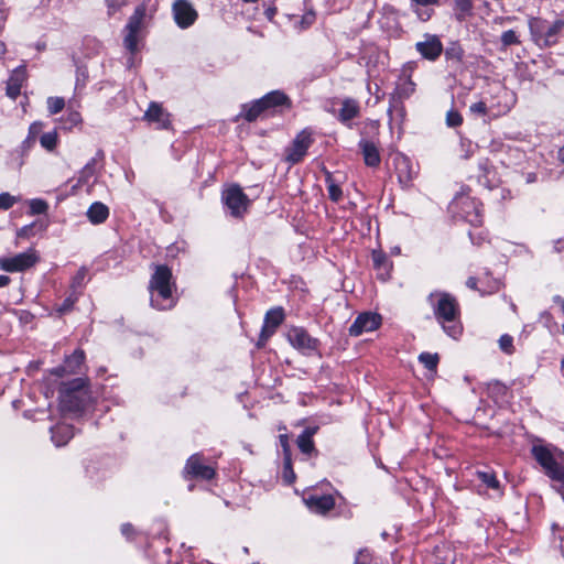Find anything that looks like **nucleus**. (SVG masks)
Masks as SVG:
<instances>
[{
	"instance_id": "obj_1",
	"label": "nucleus",
	"mask_w": 564,
	"mask_h": 564,
	"mask_svg": "<svg viewBox=\"0 0 564 564\" xmlns=\"http://www.w3.org/2000/svg\"><path fill=\"white\" fill-rule=\"evenodd\" d=\"M172 272L166 265H158L150 280L149 289L151 293L158 294V297L152 295L151 304L158 310H167L174 306L172 300L171 288Z\"/></svg>"
},
{
	"instance_id": "obj_2",
	"label": "nucleus",
	"mask_w": 564,
	"mask_h": 564,
	"mask_svg": "<svg viewBox=\"0 0 564 564\" xmlns=\"http://www.w3.org/2000/svg\"><path fill=\"white\" fill-rule=\"evenodd\" d=\"M87 383L85 378H76L63 383L59 390V402L63 410L77 412L84 409L89 397Z\"/></svg>"
},
{
	"instance_id": "obj_3",
	"label": "nucleus",
	"mask_w": 564,
	"mask_h": 564,
	"mask_svg": "<svg viewBox=\"0 0 564 564\" xmlns=\"http://www.w3.org/2000/svg\"><path fill=\"white\" fill-rule=\"evenodd\" d=\"M533 458L544 470V474L552 480L564 482V466L557 462L564 453L556 447L534 444L531 448Z\"/></svg>"
},
{
	"instance_id": "obj_4",
	"label": "nucleus",
	"mask_w": 564,
	"mask_h": 564,
	"mask_svg": "<svg viewBox=\"0 0 564 564\" xmlns=\"http://www.w3.org/2000/svg\"><path fill=\"white\" fill-rule=\"evenodd\" d=\"M433 312L442 325L456 321L459 316V304L455 296L446 292H433L429 295Z\"/></svg>"
},
{
	"instance_id": "obj_5",
	"label": "nucleus",
	"mask_w": 564,
	"mask_h": 564,
	"mask_svg": "<svg viewBox=\"0 0 564 564\" xmlns=\"http://www.w3.org/2000/svg\"><path fill=\"white\" fill-rule=\"evenodd\" d=\"M145 12L147 6L144 3L138 6L126 25L127 34L123 43L127 50L132 54L138 50V34L142 29Z\"/></svg>"
},
{
	"instance_id": "obj_6",
	"label": "nucleus",
	"mask_w": 564,
	"mask_h": 564,
	"mask_svg": "<svg viewBox=\"0 0 564 564\" xmlns=\"http://www.w3.org/2000/svg\"><path fill=\"white\" fill-rule=\"evenodd\" d=\"M39 261L34 250L0 259V268L7 272H20L33 267Z\"/></svg>"
},
{
	"instance_id": "obj_7",
	"label": "nucleus",
	"mask_w": 564,
	"mask_h": 564,
	"mask_svg": "<svg viewBox=\"0 0 564 564\" xmlns=\"http://www.w3.org/2000/svg\"><path fill=\"white\" fill-rule=\"evenodd\" d=\"M312 142L311 133L306 130L301 131L292 144L285 149V161L290 164L299 163L305 156Z\"/></svg>"
},
{
	"instance_id": "obj_8",
	"label": "nucleus",
	"mask_w": 564,
	"mask_h": 564,
	"mask_svg": "<svg viewBox=\"0 0 564 564\" xmlns=\"http://www.w3.org/2000/svg\"><path fill=\"white\" fill-rule=\"evenodd\" d=\"M284 321V311L282 307H274L267 312L263 326L257 343L258 347H263L268 339L275 333L276 328Z\"/></svg>"
},
{
	"instance_id": "obj_9",
	"label": "nucleus",
	"mask_w": 564,
	"mask_h": 564,
	"mask_svg": "<svg viewBox=\"0 0 564 564\" xmlns=\"http://www.w3.org/2000/svg\"><path fill=\"white\" fill-rule=\"evenodd\" d=\"M289 343L303 354H311L317 348V339L312 338L302 327H292L288 332Z\"/></svg>"
},
{
	"instance_id": "obj_10",
	"label": "nucleus",
	"mask_w": 564,
	"mask_h": 564,
	"mask_svg": "<svg viewBox=\"0 0 564 564\" xmlns=\"http://www.w3.org/2000/svg\"><path fill=\"white\" fill-rule=\"evenodd\" d=\"M542 20L539 18H532L529 22V26L531 30L532 35L535 37L536 41L542 40L543 46L549 47L555 44L556 40L555 36L563 30L564 28V21L563 20H556L545 32L543 36L540 34Z\"/></svg>"
},
{
	"instance_id": "obj_11",
	"label": "nucleus",
	"mask_w": 564,
	"mask_h": 564,
	"mask_svg": "<svg viewBox=\"0 0 564 564\" xmlns=\"http://www.w3.org/2000/svg\"><path fill=\"white\" fill-rule=\"evenodd\" d=\"M172 9L174 20L182 29L193 25L197 20L198 13L187 0H175Z\"/></svg>"
},
{
	"instance_id": "obj_12",
	"label": "nucleus",
	"mask_w": 564,
	"mask_h": 564,
	"mask_svg": "<svg viewBox=\"0 0 564 564\" xmlns=\"http://www.w3.org/2000/svg\"><path fill=\"white\" fill-rule=\"evenodd\" d=\"M381 324V316L377 313L366 312L358 315L349 327L351 336H359L366 332L377 329Z\"/></svg>"
},
{
	"instance_id": "obj_13",
	"label": "nucleus",
	"mask_w": 564,
	"mask_h": 564,
	"mask_svg": "<svg viewBox=\"0 0 564 564\" xmlns=\"http://www.w3.org/2000/svg\"><path fill=\"white\" fill-rule=\"evenodd\" d=\"M223 200L225 205L232 212L247 209L249 198L238 185H231L223 192Z\"/></svg>"
},
{
	"instance_id": "obj_14",
	"label": "nucleus",
	"mask_w": 564,
	"mask_h": 564,
	"mask_svg": "<svg viewBox=\"0 0 564 564\" xmlns=\"http://www.w3.org/2000/svg\"><path fill=\"white\" fill-rule=\"evenodd\" d=\"M185 473L192 477L209 480L215 476V469L205 465L198 454L192 455L185 465Z\"/></svg>"
},
{
	"instance_id": "obj_15",
	"label": "nucleus",
	"mask_w": 564,
	"mask_h": 564,
	"mask_svg": "<svg viewBox=\"0 0 564 564\" xmlns=\"http://www.w3.org/2000/svg\"><path fill=\"white\" fill-rule=\"evenodd\" d=\"M143 118L150 123H156L158 129H169L171 127L170 113L165 111L162 105L154 101L149 105Z\"/></svg>"
},
{
	"instance_id": "obj_16",
	"label": "nucleus",
	"mask_w": 564,
	"mask_h": 564,
	"mask_svg": "<svg viewBox=\"0 0 564 564\" xmlns=\"http://www.w3.org/2000/svg\"><path fill=\"white\" fill-rule=\"evenodd\" d=\"M416 50L423 57L434 61L442 54L443 45L437 36L430 35L425 41L416 43Z\"/></svg>"
},
{
	"instance_id": "obj_17",
	"label": "nucleus",
	"mask_w": 564,
	"mask_h": 564,
	"mask_svg": "<svg viewBox=\"0 0 564 564\" xmlns=\"http://www.w3.org/2000/svg\"><path fill=\"white\" fill-rule=\"evenodd\" d=\"M308 509L318 514H326L335 507V499L332 495L310 496L305 499Z\"/></svg>"
},
{
	"instance_id": "obj_18",
	"label": "nucleus",
	"mask_w": 564,
	"mask_h": 564,
	"mask_svg": "<svg viewBox=\"0 0 564 564\" xmlns=\"http://www.w3.org/2000/svg\"><path fill=\"white\" fill-rule=\"evenodd\" d=\"M26 80V69L24 66L17 67L7 83V95L15 99L20 93L23 83Z\"/></svg>"
},
{
	"instance_id": "obj_19",
	"label": "nucleus",
	"mask_w": 564,
	"mask_h": 564,
	"mask_svg": "<svg viewBox=\"0 0 564 564\" xmlns=\"http://www.w3.org/2000/svg\"><path fill=\"white\" fill-rule=\"evenodd\" d=\"M360 149L367 166L377 167L380 164V152L373 142L364 140L360 142Z\"/></svg>"
},
{
	"instance_id": "obj_20",
	"label": "nucleus",
	"mask_w": 564,
	"mask_h": 564,
	"mask_svg": "<svg viewBox=\"0 0 564 564\" xmlns=\"http://www.w3.org/2000/svg\"><path fill=\"white\" fill-rule=\"evenodd\" d=\"M261 100L265 109L285 104L290 105V99L288 98V96L278 90L267 94L264 97L261 98Z\"/></svg>"
},
{
	"instance_id": "obj_21",
	"label": "nucleus",
	"mask_w": 564,
	"mask_h": 564,
	"mask_svg": "<svg viewBox=\"0 0 564 564\" xmlns=\"http://www.w3.org/2000/svg\"><path fill=\"white\" fill-rule=\"evenodd\" d=\"M359 113V107L358 104L352 99H345L343 101L340 111H339V119L344 122L354 119Z\"/></svg>"
},
{
	"instance_id": "obj_22",
	"label": "nucleus",
	"mask_w": 564,
	"mask_h": 564,
	"mask_svg": "<svg viewBox=\"0 0 564 564\" xmlns=\"http://www.w3.org/2000/svg\"><path fill=\"white\" fill-rule=\"evenodd\" d=\"M397 170L400 183L408 186L413 180V172L410 162L405 158H401L398 162Z\"/></svg>"
},
{
	"instance_id": "obj_23",
	"label": "nucleus",
	"mask_w": 564,
	"mask_h": 564,
	"mask_svg": "<svg viewBox=\"0 0 564 564\" xmlns=\"http://www.w3.org/2000/svg\"><path fill=\"white\" fill-rule=\"evenodd\" d=\"M84 360L85 352L82 349H76L70 356L66 357L65 365L68 373H76L84 364Z\"/></svg>"
},
{
	"instance_id": "obj_24",
	"label": "nucleus",
	"mask_w": 564,
	"mask_h": 564,
	"mask_svg": "<svg viewBox=\"0 0 564 564\" xmlns=\"http://www.w3.org/2000/svg\"><path fill=\"white\" fill-rule=\"evenodd\" d=\"M313 434L314 431L307 429L297 437V446L304 454H311L315 451Z\"/></svg>"
},
{
	"instance_id": "obj_25",
	"label": "nucleus",
	"mask_w": 564,
	"mask_h": 564,
	"mask_svg": "<svg viewBox=\"0 0 564 564\" xmlns=\"http://www.w3.org/2000/svg\"><path fill=\"white\" fill-rule=\"evenodd\" d=\"M73 437L72 429L67 425H58L52 430V440L57 446L64 445Z\"/></svg>"
},
{
	"instance_id": "obj_26",
	"label": "nucleus",
	"mask_w": 564,
	"mask_h": 564,
	"mask_svg": "<svg viewBox=\"0 0 564 564\" xmlns=\"http://www.w3.org/2000/svg\"><path fill=\"white\" fill-rule=\"evenodd\" d=\"M487 392L489 397L499 401L506 398L508 388L502 382L495 380L487 383Z\"/></svg>"
},
{
	"instance_id": "obj_27",
	"label": "nucleus",
	"mask_w": 564,
	"mask_h": 564,
	"mask_svg": "<svg viewBox=\"0 0 564 564\" xmlns=\"http://www.w3.org/2000/svg\"><path fill=\"white\" fill-rule=\"evenodd\" d=\"M456 9V19L464 21L467 17L471 15L473 3L471 0H454Z\"/></svg>"
},
{
	"instance_id": "obj_28",
	"label": "nucleus",
	"mask_w": 564,
	"mask_h": 564,
	"mask_svg": "<svg viewBox=\"0 0 564 564\" xmlns=\"http://www.w3.org/2000/svg\"><path fill=\"white\" fill-rule=\"evenodd\" d=\"M264 110L265 107L262 104V100L259 99L254 101L252 105H250L248 108H246L245 119L249 122L254 121Z\"/></svg>"
},
{
	"instance_id": "obj_29",
	"label": "nucleus",
	"mask_w": 564,
	"mask_h": 564,
	"mask_svg": "<svg viewBox=\"0 0 564 564\" xmlns=\"http://www.w3.org/2000/svg\"><path fill=\"white\" fill-rule=\"evenodd\" d=\"M419 360L425 368L434 371L437 368L440 357L437 354L422 352L419 356Z\"/></svg>"
},
{
	"instance_id": "obj_30",
	"label": "nucleus",
	"mask_w": 564,
	"mask_h": 564,
	"mask_svg": "<svg viewBox=\"0 0 564 564\" xmlns=\"http://www.w3.org/2000/svg\"><path fill=\"white\" fill-rule=\"evenodd\" d=\"M498 344L500 350L505 354L512 355L514 352L513 338L510 335L505 334L500 336Z\"/></svg>"
},
{
	"instance_id": "obj_31",
	"label": "nucleus",
	"mask_w": 564,
	"mask_h": 564,
	"mask_svg": "<svg viewBox=\"0 0 564 564\" xmlns=\"http://www.w3.org/2000/svg\"><path fill=\"white\" fill-rule=\"evenodd\" d=\"M65 107V100L62 97H50L47 99V108L50 113L56 115L61 112Z\"/></svg>"
},
{
	"instance_id": "obj_32",
	"label": "nucleus",
	"mask_w": 564,
	"mask_h": 564,
	"mask_svg": "<svg viewBox=\"0 0 564 564\" xmlns=\"http://www.w3.org/2000/svg\"><path fill=\"white\" fill-rule=\"evenodd\" d=\"M41 145L45 148L48 151H52L55 149L57 143V134L56 132H47L44 133L40 139Z\"/></svg>"
},
{
	"instance_id": "obj_33",
	"label": "nucleus",
	"mask_w": 564,
	"mask_h": 564,
	"mask_svg": "<svg viewBox=\"0 0 564 564\" xmlns=\"http://www.w3.org/2000/svg\"><path fill=\"white\" fill-rule=\"evenodd\" d=\"M283 478L286 484H292L295 480V474L292 468L291 454L284 456V470Z\"/></svg>"
},
{
	"instance_id": "obj_34",
	"label": "nucleus",
	"mask_w": 564,
	"mask_h": 564,
	"mask_svg": "<svg viewBox=\"0 0 564 564\" xmlns=\"http://www.w3.org/2000/svg\"><path fill=\"white\" fill-rule=\"evenodd\" d=\"M479 479L486 484L488 487L492 488V489H497L499 487V481L497 479V477L495 476V474L492 473H487V471H478L477 473Z\"/></svg>"
},
{
	"instance_id": "obj_35",
	"label": "nucleus",
	"mask_w": 564,
	"mask_h": 564,
	"mask_svg": "<svg viewBox=\"0 0 564 564\" xmlns=\"http://www.w3.org/2000/svg\"><path fill=\"white\" fill-rule=\"evenodd\" d=\"M501 43L505 47L520 44V40L513 30H508L501 35Z\"/></svg>"
},
{
	"instance_id": "obj_36",
	"label": "nucleus",
	"mask_w": 564,
	"mask_h": 564,
	"mask_svg": "<svg viewBox=\"0 0 564 564\" xmlns=\"http://www.w3.org/2000/svg\"><path fill=\"white\" fill-rule=\"evenodd\" d=\"M23 208H29L30 212H46L48 209V205L45 200L35 198L28 202Z\"/></svg>"
},
{
	"instance_id": "obj_37",
	"label": "nucleus",
	"mask_w": 564,
	"mask_h": 564,
	"mask_svg": "<svg viewBox=\"0 0 564 564\" xmlns=\"http://www.w3.org/2000/svg\"><path fill=\"white\" fill-rule=\"evenodd\" d=\"M463 123L462 115L456 110H449L446 113V124L448 127L455 128L459 127Z\"/></svg>"
},
{
	"instance_id": "obj_38",
	"label": "nucleus",
	"mask_w": 564,
	"mask_h": 564,
	"mask_svg": "<svg viewBox=\"0 0 564 564\" xmlns=\"http://www.w3.org/2000/svg\"><path fill=\"white\" fill-rule=\"evenodd\" d=\"M19 200V197L9 193L0 194V209H9Z\"/></svg>"
},
{
	"instance_id": "obj_39",
	"label": "nucleus",
	"mask_w": 564,
	"mask_h": 564,
	"mask_svg": "<svg viewBox=\"0 0 564 564\" xmlns=\"http://www.w3.org/2000/svg\"><path fill=\"white\" fill-rule=\"evenodd\" d=\"M327 184H328V194H329V197L332 200H338L339 197L341 196V189L339 188L338 185H336L333 180L330 178V176L328 175L327 176Z\"/></svg>"
},
{
	"instance_id": "obj_40",
	"label": "nucleus",
	"mask_w": 564,
	"mask_h": 564,
	"mask_svg": "<svg viewBox=\"0 0 564 564\" xmlns=\"http://www.w3.org/2000/svg\"><path fill=\"white\" fill-rule=\"evenodd\" d=\"M355 562L356 564H370L371 554L368 550H361L358 552Z\"/></svg>"
},
{
	"instance_id": "obj_41",
	"label": "nucleus",
	"mask_w": 564,
	"mask_h": 564,
	"mask_svg": "<svg viewBox=\"0 0 564 564\" xmlns=\"http://www.w3.org/2000/svg\"><path fill=\"white\" fill-rule=\"evenodd\" d=\"M106 3L109 8V14H112L126 4V0H106Z\"/></svg>"
},
{
	"instance_id": "obj_42",
	"label": "nucleus",
	"mask_w": 564,
	"mask_h": 564,
	"mask_svg": "<svg viewBox=\"0 0 564 564\" xmlns=\"http://www.w3.org/2000/svg\"><path fill=\"white\" fill-rule=\"evenodd\" d=\"M108 214H87L89 221L93 225H99L106 221Z\"/></svg>"
},
{
	"instance_id": "obj_43",
	"label": "nucleus",
	"mask_w": 564,
	"mask_h": 564,
	"mask_svg": "<svg viewBox=\"0 0 564 564\" xmlns=\"http://www.w3.org/2000/svg\"><path fill=\"white\" fill-rule=\"evenodd\" d=\"M470 111L474 113L486 115L487 106L484 101H478L470 106Z\"/></svg>"
},
{
	"instance_id": "obj_44",
	"label": "nucleus",
	"mask_w": 564,
	"mask_h": 564,
	"mask_svg": "<svg viewBox=\"0 0 564 564\" xmlns=\"http://www.w3.org/2000/svg\"><path fill=\"white\" fill-rule=\"evenodd\" d=\"M41 129H42L41 122L32 123L29 129L30 138L34 139L36 137V134L41 131Z\"/></svg>"
},
{
	"instance_id": "obj_45",
	"label": "nucleus",
	"mask_w": 564,
	"mask_h": 564,
	"mask_svg": "<svg viewBox=\"0 0 564 564\" xmlns=\"http://www.w3.org/2000/svg\"><path fill=\"white\" fill-rule=\"evenodd\" d=\"M88 212H91V213H95V212H108V207L105 204H102V203L96 202V203L91 204V206L89 207Z\"/></svg>"
},
{
	"instance_id": "obj_46",
	"label": "nucleus",
	"mask_w": 564,
	"mask_h": 564,
	"mask_svg": "<svg viewBox=\"0 0 564 564\" xmlns=\"http://www.w3.org/2000/svg\"><path fill=\"white\" fill-rule=\"evenodd\" d=\"M280 443L281 446L283 447L285 456L290 454L289 440L286 435H280Z\"/></svg>"
},
{
	"instance_id": "obj_47",
	"label": "nucleus",
	"mask_w": 564,
	"mask_h": 564,
	"mask_svg": "<svg viewBox=\"0 0 564 564\" xmlns=\"http://www.w3.org/2000/svg\"><path fill=\"white\" fill-rule=\"evenodd\" d=\"M74 301L72 299H66L63 305L58 308L59 313H65L72 308Z\"/></svg>"
},
{
	"instance_id": "obj_48",
	"label": "nucleus",
	"mask_w": 564,
	"mask_h": 564,
	"mask_svg": "<svg viewBox=\"0 0 564 564\" xmlns=\"http://www.w3.org/2000/svg\"><path fill=\"white\" fill-rule=\"evenodd\" d=\"M419 6H433L438 2V0H412Z\"/></svg>"
},
{
	"instance_id": "obj_49",
	"label": "nucleus",
	"mask_w": 564,
	"mask_h": 564,
	"mask_svg": "<svg viewBox=\"0 0 564 564\" xmlns=\"http://www.w3.org/2000/svg\"><path fill=\"white\" fill-rule=\"evenodd\" d=\"M67 371V368L66 366L65 367H57L55 369L52 370V373H54L55 376L57 377H62L64 376Z\"/></svg>"
},
{
	"instance_id": "obj_50",
	"label": "nucleus",
	"mask_w": 564,
	"mask_h": 564,
	"mask_svg": "<svg viewBox=\"0 0 564 564\" xmlns=\"http://www.w3.org/2000/svg\"><path fill=\"white\" fill-rule=\"evenodd\" d=\"M69 120H70V122H72V123H74V124H76V123L80 122V120H82V119H80V115H79V112H76V111L70 112V113H69Z\"/></svg>"
},
{
	"instance_id": "obj_51",
	"label": "nucleus",
	"mask_w": 564,
	"mask_h": 564,
	"mask_svg": "<svg viewBox=\"0 0 564 564\" xmlns=\"http://www.w3.org/2000/svg\"><path fill=\"white\" fill-rule=\"evenodd\" d=\"M33 228H34V225H32V226H30V227H29V226H25V227H23V228H21V229H20V231L18 232V235H19L20 237H26V236H29V231H31Z\"/></svg>"
},
{
	"instance_id": "obj_52",
	"label": "nucleus",
	"mask_w": 564,
	"mask_h": 564,
	"mask_svg": "<svg viewBox=\"0 0 564 564\" xmlns=\"http://www.w3.org/2000/svg\"><path fill=\"white\" fill-rule=\"evenodd\" d=\"M386 260L384 256L382 254H373V262L377 267H380L381 263Z\"/></svg>"
},
{
	"instance_id": "obj_53",
	"label": "nucleus",
	"mask_w": 564,
	"mask_h": 564,
	"mask_svg": "<svg viewBox=\"0 0 564 564\" xmlns=\"http://www.w3.org/2000/svg\"><path fill=\"white\" fill-rule=\"evenodd\" d=\"M93 164H94V162H93V163H88V164L84 167V170H83V174H84V175H87V176L93 175V173H94Z\"/></svg>"
},
{
	"instance_id": "obj_54",
	"label": "nucleus",
	"mask_w": 564,
	"mask_h": 564,
	"mask_svg": "<svg viewBox=\"0 0 564 564\" xmlns=\"http://www.w3.org/2000/svg\"><path fill=\"white\" fill-rule=\"evenodd\" d=\"M467 286L473 289V290H476L477 289V280L476 278H469L466 282Z\"/></svg>"
},
{
	"instance_id": "obj_55",
	"label": "nucleus",
	"mask_w": 564,
	"mask_h": 564,
	"mask_svg": "<svg viewBox=\"0 0 564 564\" xmlns=\"http://www.w3.org/2000/svg\"><path fill=\"white\" fill-rule=\"evenodd\" d=\"M10 282V278L7 275H0V288L8 285Z\"/></svg>"
},
{
	"instance_id": "obj_56",
	"label": "nucleus",
	"mask_w": 564,
	"mask_h": 564,
	"mask_svg": "<svg viewBox=\"0 0 564 564\" xmlns=\"http://www.w3.org/2000/svg\"><path fill=\"white\" fill-rule=\"evenodd\" d=\"M122 533L126 535H130L132 533V527L130 524H123Z\"/></svg>"
},
{
	"instance_id": "obj_57",
	"label": "nucleus",
	"mask_w": 564,
	"mask_h": 564,
	"mask_svg": "<svg viewBox=\"0 0 564 564\" xmlns=\"http://www.w3.org/2000/svg\"><path fill=\"white\" fill-rule=\"evenodd\" d=\"M558 159L564 163V145L558 150Z\"/></svg>"
},
{
	"instance_id": "obj_58",
	"label": "nucleus",
	"mask_w": 564,
	"mask_h": 564,
	"mask_svg": "<svg viewBox=\"0 0 564 564\" xmlns=\"http://www.w3.org/2000/svg\"><path fill=\"white\" fill-rule=\"evenodd\" d=\"M555 301L560 303L561 308H562V311H563V313H564V297H563V299H561L560 296H556V297H555Z\"/></svg>"
},
{
	"instance_id": "obj_59",
	"label": "nucleus",
	"mask_w": 564,
	"mask_h": 564,
	"mask_svg": "<svg viewBox=\"0 0 564 564\" xmlns=\"http://www.w3.org/2000/svg\"><path fill=\"white\" fill-rule=\"evenodd\" d=\"M457 333H458V330H457V328H455V327H452V328H451V330H448V334H449L451 336H455Z\"/></svg>"
},
{
	"instance_id": "obj_60",
	"label": "nucleus",
	"mask_w": 564,
	"mask_h": 564,
	"mask_svg": "<svg viewBox=\"0 0 564 564\" xmlns=\"http://www.w3.org/2000/svg\"><path fill=\"white\" fill-rule=\"evenodd\" d=\"M85 276V271L84 270H80L79 273H78V278H84Z\"/></svg>"
},
{
	"instance_id": "obj_61",
	"label": "nucleus",
	"mask_w": 564,
	"mask_h": 564,
	"mask_svg": "<svg viewBox=\"0 0 564 564\" xmlns=\"http://www.w3.org/2000/svg\"><path fill=\"white\" fill-rule=\"evenodd\" d=\"M243 2H250V3H253V2H257L258 0H242Z\"/></svg>"
},
{
	"instance_id": "obj_62",
	"label": "nucleus",
	"mask_w": 564,
	"mask_h": 564,
	"mask_svg": "<svg viewBox=\"0 0 564 564\" xmlns=\"http://www.w3.org/2000/svg\"><path fill=\"white\" fill-rule=\"evenodd\" d=\"M3 53V45L0 43V54Z\"/></svg>"
},
{
	"instance_id": "obj_63",
	"label": "nucleus",
	"mask_w": 564,
	"mask_h": 564,
	"mask_svg": "<svg viewBox=\"0 0 564 564\" xmlns=\"http://www.w3.org/2000/svg\"><path fill=\"white\" fill-rule=\"evenodd\" d=\"M561 366H562V368H564V359L562 360Z\"/></svg>"
},
{
	"instance_id": "obj_64",
	"label": "nucleus",
	"mask_w": 564,
	"mask_h": 564,
	"mask_svg": "<svg viewBox=\"0 0 564 564\" xmlns=\"http://www.w3.org/2000/svg\"><path fill=\"white\" fill-rule=\"evenodd\" d=\"M61 438H63L62 441H65V435H61Z\"/></svg>"
}]
</instances>
